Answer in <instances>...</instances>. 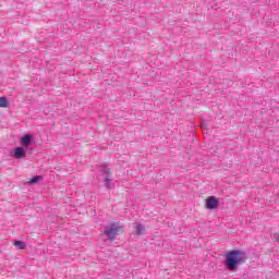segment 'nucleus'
<instances>
[{"mask_svg":"<svg viewBox=\"0 0 279 279\" xmlns=\"http://www.w3.org/2000/svg\"><path fill=\"white\" fill-rule=\"evenodd\" d=\"M247 260V255L241 250H232L225 254L223 265L228 271H239V267Z\"/></svg>","mask_w":279,"mask_h":279,"instance_id":"nucleus-1","label":"nucleus"},{"mask_svg":"<svg viewBox=\"0 0 279 279\" xmlns=\"http://www.w3.org/2000/svg\"><path fill=\"white\" fill-rule=\"evenodd\" d=\"M123 230V226L119 223H111L105 227V234L109 239L110 243L117 239V234Z\"/></svg>","mask_w":279,"mask_h":279,"instance_id":"nucleus-2","label":"nucleus"},{"mask_svg":"<svg viewBox=\"0 0 279 279\" xmlns=\"http://www.w3.org/2000/svg\"><path fill=\"white\" fill-rule=\"evenodd\" d=\"M9 154L12 158H15V160H23V158L27 156V148L23 146L11 148Z\"/></svg>","mask_w":279,"mask_h":279,"instance_id":"nucleus-3","label":"nucleus"},{"mask_svg":"<svg viewBox=\"0 0 279 279\" xmlns=\"http://www.w3.org/2000/svg\"><path fill=\"white\" fill-rule=\"evenodd\" d=\"M219 198L217 196H209L205 199V208L206 210H217L219 208Z\"/></svg>","mask_w":279,"mask_h":279,"instance_id":"nucleus-4","label":"nucleus"},{"mask_svg":"<svg viewBox=\"0 0 279 279\" xmlns=\"http://www.w3.org/2000/svg\"><path fill=\"white\" fill-rule=\"evenodd\" d=\"M32 138H34V135H32V134H26L23 137H21L20 143H21L22 147L27 149V147H29V145H32Z\"/></svg>","mask_w":279,"mask_h":279,"instance_id":"nucleus-5","label":"nucleus"},{"mask_svg":"<svg viewBox=\"0 0 279 279\" xmlns=\"http://www.w3.org/2000/svg\"><path fill=\"white\" fill-rule=\"evenodd\" d=\"M134 230L137 236H143V234H145L146 228H145V225L137 222L135 223Z\"/></svg>","mask_w":279,"mask_h":279,"instance_id":"nucleus-6","label":"nucleus"},{"mask_svg":"<svg viewBox=\"0 0 279 279\" xmlns=\"http://www.w3.org/2000/svg\"><path fill=\"white\" fill-rule=\"evenodd\" d=\"M13 245L17 248V250H25V247H27V244H25L23 241L21 240H16L13 242Z\"/></svg>","mask_w":279,"mask_h":279,"instance_id":"nucleus-7","label":"nucleus"},{"mask_svg":"<svg viewBox=\"0 0 279 279\" xmlns=\"http://www.w3.org/2000/svg\"><path fill=\"white\" fill-rule=\"evenodd\" d=\"M10 106V101L5 97H0V108H8Z\"/></svg>","mask_w":279,"mask_h":279,"instance_id":"nucleus-8","label":"nucleus"},{"mask_svg":"<svg viewBox=\"0 0 279 279\" xmlns=\"http://www.w3.org/2000/svg\"><path fill=\"white\" fill-rule=\"evenodd\" d=\"M39 180H43V177L36 175L28 181V184H36Z\"/></svg>","mask_w":279,"mask_h":279,"instance_id":"nucleus-9","label":"nucleus"},{"mask_svg":"<svg viewBox=\"0 0 279 279\" xmlns=\"http://www.w3.org/2000/svg\"><path fill=\"white\" fill-rule=\"evenodd\" d=\"M104 182H105V186H106L107 189H110V186H111V184H112V180L107 177V178H105Z\"/></svg>","mask_w":279,"mask_h":279,"instance_id":"nucleus-10","label":"nucleus"},{"mask_svg":"<svg viewBox=\"0 0 279 279\" xmlns=\"http://www.w3.org/2000/svg\"><path fill=\"white\" fill-rule=\"evenodd\" d=\"M102 172L105 173V175H109L110 174V168H104Z\"/></svg>","mask_w":279,"mask_h":279,"instance_id":"nucleus-11","label":"nucleus"}]
</instances>
